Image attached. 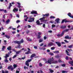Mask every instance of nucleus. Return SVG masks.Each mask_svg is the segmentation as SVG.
Masks as SVG:
<instances>
[{"instance_id": "f257e3e1", "label": "nucleus", "mask_w": 73, "mask_h": 73, "mask_svg": "<svg viewBox=\"0 0 73 73\" xmlns=\"http://www.w3.org/2000/svg\"><path fill=\"white\" fill-rule=\"evenodd\" d=\"M58 62V61L54 60L53 58L52 57L51 58L49 59L48 61L46 62L45 63H48L51 65L52 64H57Z\"/></svg>"}, {"instance_id": "f03ea898", "label": "nucleus", "mask_w": 73, "mask_h": 73, "mask_svg": "<svg viewBox=\"0 0 73 73\" xmlns=\"http://www.w3.org/2000/svg\"><path fill=\"white\" fill-rule=\"evenodd\" d=\"M45 18H46V17H43L42 18L39 19V20H40L41 22H46L47 21V20H45Z\"/></svg>"}, {"instance_id": "7ed1b4c3", "label": "nucleus", "mask_w": 73, "mask_h": 73, "mask_svg": "<svg viewBox=\"0 0 73 73\" xmlns=\"http://www.w3.org/2000/svg\"><path fill=\"white\" fill-rule=\"evenodd\" d=\"M31 61H32V59H31L27 60L26 61L25 63V65H27L28 66H29V62H30Z\"/></svg>"}, {"instance_id": "20e7f679", "label": "nucleus", "mask_w": 73, "mask_h": 73, "mask_svg": "<svg viewBox=\"0 0 73 73\" xmlns=\"http://www.w3.org/2000/svg\"><path fill=\"white\" fill-rule=\"evenodd\" d=\"M73 21H67L65 19H63L61 22V24H63L64 23H68V22H72Z\"/></svg>"}, {"instance_id": "39448f33", "label": "nucleus", "mask_w": 73, "mask_h": 73, "mask_svg": "<svg viewBox=\"0 0 73 73\" xmlns=\"http://www.w3.org/2000/svg\"><path fill=\"white\" fill-rule=\"evenodd\" d=\"M35 18H30L29 19V20L28 21V22L29 23H32L33 21H34Z\"/></svg>"}, {"instance_id": "423d86ee", "label": "nucleus", "mask_w": 73, "mask_h": 73, "mask_svg": "<svg viewBox=\"0 0 73 73\" xmlns=\"http://www.w3.org/2000/svg\"><path fill=\"white\" fill-rule=\"evenodd\" d=\"M53 45H54L53 43L52 42H50L48 43V47H50V46H53Z\"/></svg>"}, {"instance_id": "0eeeda50", "label": "nucleus", "mask_w": 73, "mask_h": 73, "mask_svg": "<svg viewBox=\"0 0 73 73\" xmlns=\"http://www.w3.org/2000/svg\"><path fill=\"white\" fill-rule=\"evenodd\" d=\"M64 35V32L63 31L61 34H58L57 35L58 37H62L63 36V35Z\"/></svg>"}, {"instance_id": "6e6552de", "label": "nucleus", "mask_w": 73, "mask_h": 73, "mask_svg": "<svg viewBox=\"0 0 73 73\" xmlns=\"http://www.w3.org/2000/svg\"><path fill=\"white\" fill-rule=\"evenodd\" d=\"M31 14H35V15H37V11H36L33 10L31 12Z\"/></svg>"}, {"instance_id": "1a4fd4ad", "label": "nucleus", "mask_w": 73, "mask_h": 73, "mask_svg": "<svg viewBox=\"0 0 73 73\" xmlns=\"http://www.w3.org/2000/svg\"><path fill=\"white\" fill-rule=\"evenodd\" d=\"M55 42L56 44L59 47L61 46V42Z\"/></svg>"}, {"instance_id": "9d476101", "label": "nucleus", "mask_w": 73, "mask_h": 73, "mask_svg": "<svg viewBox=\"0 0 73 73\" xmlns=\"http://www.w3.org/2000/svg\"><path fill=\"white\" fill-rule=\"evenodd\" d=\"M13 11L14 12L18 11V8H14L13 9Z\"/></svg>"}, {"instance_id": "9b49d317", "label": "nucleus", "mask_w": 73, "mask_h": 73, "mask_svg": "<svg viewBox=\"0 0 73 73\" xmlns=\"http://www.w3.org/2000/svg\"><path fill=\"white\" fill-rule=\"evenodd\" d=\"M60 20V19H59V18H57L55 19V21L57 23H59V21Z\"/></svg>"}, {"instance_id": "f8f14e48", "label": "nucleus", "mask_w": 73, "mask_h": 73, "mask_svg": "<svg viewBox=\"0 0 73 73\" xmlns=\"http://www.w3.org/2000/svg\"><path fill=\"white\" fill-rule=\"evenodd\" d=\"M14 43L15 44H19L20 41H17V40H15L14 41Z\"/></svg>"}, {"instance_id": "ddd939ff", "label": "nucleus", "mask_w": 73, "mask_h": 73, "mask_svg": "<svg viewBox=\"0 0 73 73\" xmlns=\"http://www.w3.org/2000/svg\"><path fill=\"white\" fill-rule=\"evenodd\" d=\"M0 11H1V12H2V11H3V12H4L5 13H7V11L6 10H4L3 9H0Z\"/></svg>"}, {"instance_id": "4468645a", "label": "nucleus", "mask_w": 73, "mask_h": 73, "mask_svg": "<svg viewBox=\"0 0 73 73\" xmlns=\"http://www.w3.org/2000/svg\"><path fill=\"white\" fill-rule=\"evenodd\" d=\"M24 17H27L26 19H25V21H27V19H29V17H27V15H25L24 16Z\"/></svg>"}, {"instance_id": "2eb2a0df", "label": "nucleus", "mask_w": 73, "mask_h": 73, "mask_svg": "<svg viewBox=\"0 0 73 73\" xmlns=\"http://www.w3.org/2000/svg\"><path fill=\"white\" fill-rule=\"evenodd\" d=\"M42 16H46V17H48V16H49V14L48 13L45 14L44 15L43 14Z\"/></svg>"}, {"instance_id": "dca6fc26", "label": "nucleus", "mask_w": 73, "mask_h": 73, "mask_svg": "<svg viewBox=\"0 0 73 73\" xmlns=\"http://www.w3.org/2000/svg\"><path fill=\"white\" fill-rule=\"evenodd\" d=\"M36 56V54H33L31 56V58H33V57H34Z\"/></svg>"}, {"instance_id": "f3484780", "label": "nucleus", "mask_w": 73, "mask_h": 73, "mask_svg": "<svg viewBox=\"0 0 73 73\" xmlns=\"http://www.w3.org/2000/svg\"><path fill=\"white\" fill-rule=\"evenodd\" d=\"M40 21L38 20H37L36 22V24H37V25H40Z\"/></svg>"}, {"instance_id": "a211bd4d", "label": "nucleus", "mask_w": 73, "mask_h": 73, "mask_svg": "<svg viewBox=\"0 0 73 73\" xmlns=\"http://www.w3.org/2000/svg\"><path fill=\"white\" fill-rule=\"evenodd\" d=\"M19 44H21V43H23V42H24V40H23V39H22L21 40H20V41H19Z\"/></svg>"}, {"instance_id": "6ab92c4d", "label": "nucleus", "mask_w": 73, "mask_h": 73, "mask_svg": "<svg viewBox=\"0 0 73 73\" xmlns=\"http://www.w3.org/2000/svg\"><path fill=\"white\" fill-rule=\"evenodd\" d=\"M49 70L50 72H51V73H53V72H54V70H52L51 68H50L49 69Z\"/></svg>"}, {"instance_id": "aec40b11", "label": "nucleus", "mask_w": 73, "mask_h": 73, "mask_svg": "<svg viewBox=\"0 0 73 73\" xmlns=\"http://www.w3.org/2000/svg\"><path fill=\"white\" fill-rule=\"evenodd\" d=\"M66 26H62L60 27L61 28H62V29H64V28H66Z\"/></svg>"}, {"instance_id": "412c9836", "label": "nucleus", "mask_w": 73, "mask_h": 73, "mask_svg": "<svg viewBox=\"0 0 73 73\" xmlns=\"http://www.w3.org/2000/svg\"><path fill=\"white\" fill-rule=\"evenodd\" d=\"M12 47L11 46H9L7 48V49L9 50H11V48Z\"/></svg>"}, {"instance_id": "4be33fe9", "label": "nucleus", "mask_w": 73, "mask_h": 73, "mask_svg": "<svg viewBox=\"0 0 73 73\" xmlns=\"http://www.w3.org/2000/svg\"><path fill=\"white\" fill-rule=\"evenodd\" d=\"M9 57V54H6V56H5V58H7L8 57Z\"/></svg>"}, {"instance_id": "5701e85b", "label": "nucleus", "mask_w": 73, "mask_h": 73, "mask_svg": "<svg viewBox=\"0 0 73 73\" xmlns=\"http://www.w3.org/2000/svg\"><path fill=\"white\" fill-rule=\"evenodd\" d=\"M66 53H67L66 54L67 55H68V56H70V54H69V52H68V50H66Z\"/></svg>"}, {"instance_id": "b1692460", "label": "nucleus", "mask_w": 73, "mask_h": 73, "mask_svg": "<svg viewBox=\"0 0 73 73\" xmlns=\"http://www.w3.org/2000/svg\"><path fill=\"white\" fill-rule=\"evenodd\" d=\"M18 44V45L17 46V48H18L20 49V48H21V46H20L21 45V44Z\"/></svg>"}, {"instance_id": "393cba45", "label": "nucleus", "mask_w": 73, "mask_h": 73, "mask_svg": "<svg viewBox=\"0 0 73 73\" xmlns=\"http://www.w3.org/2000/svg\"><path fill=\"white\" fill-rule=\"evenodd\" d=\"M5 37L7 38H8V39H9V38H10V36H9L8 35H5Z\"/></svg>"}, {"instance_id": "a878e982", "label": "nucleus", "mask_w": 73, "mask_h": 73, "mask_svg": "<svg viewBox=\"0 0 73 73\" xmlns=\"http://www.w3.org/2000/svg\"><path fill=\"white\" fill-rule=\"evenodd\" d=\"M12 6V4L11 3H10L9 4V9H10L11 7Z\"/></svg>"}, {"instance_id": "bb28decb", "label": "nucleus", "mask_w": 73, "mask_h": 73, "mask_svg": "<svg viewBox=\"0 0 73 73\" xmlns=\"http://www.w3.org/2000/svg\"><path fill=\"white\" fill-rule=\"evenodd\" d=\"M17 4H18V8H21V4L20 3H19L18 2L17 3Z\"/></svg>"}, {"instance_id": "cd10ccee", "label": "nucleus", "mask_w": 73, "mask_h": 73, "mask_svg": "<svg viewBox=\"0 0 73 73\" xmlns=\"http://www.w3.org/2000/svg\"><path fill=\"white\" fill-rule=\"evenodd\" d=\"M21 50H20L19 51H18L17 52L16 51V53L17 54H19V53H21Z\"/></svg>"}, {"instance_id": "c85d7f7f", "label": "nucleus", "mask_w": 73, "mask_h": 73, "mask_svg": "<svg viewBox=\"0 0 73 73\" xmlns=\"http://www.w3.org/2000/svg\"><path fill=\"white\" fill-rule=\"evenodd\" d=\"M12 67V65H10L8 67V69H10Z\"/></svg>"}, {"instance_id": "c756f323", "label": "nucleus", "mask_w": 73, "mask_h": 73, "mask_svg": "<svg viewBox=\"0 0 73 73\" xmlns=\"http://www.w3.org/2000/svg\"><path fill=\"white\" fill-rule=\"evenodd\" d=\"M67 15L70 17L72 16V14L70 13H69Z\"/></svg>"}, {"instance_id": "7c9ffc66", "label": "nucleus", "mask_w": 73, "mask_h": 73, "mask_svg": "<svg viewBox=\"0 0 73 73\" xmlns=\"http://www.w3.org/2000/svg\"><path fill=\"white\" fill-rule=\"evenodd\" d=\"M9 22H10V20H9V19L7 20L6 21L7 24H8Z\"/></svg>"}, {"instance_id": "2f4dec72", "label": "nucleus", "mask_w": 73, "mask_h": 73, "mask_svg": "<svg viewBox=\"0 0 73 73\" xmlns=\"http://www.w3.org/2000/svg\"><path fill=\"white\" fill-rule=\"evenodd\" d=\"M68 72V71H62V73H67Z\"/></svg>"}, {"instance_id": "473e14b6", "label": "nucleus", "mask_w": 73, "mask_h": 73, "mask_svg": "<svg viewBox=\"0 0 73 73\" xmlns=\"http://www.w3.org/2000/svg\"><path fill=\"white\" fill-rule=\"evenodd\" d=\"M5 48H6L5 46H3L2 48V50H4V49H5Z\"/></svg>"}, {"instance_id": "72a5a7b5", "label": "nucleus", "mask_w": 73, "mask_h": 73, "mask_svg": "<svg viewBox=\"0 0 73 73\" xmlns=\"http://www.w3.org/2000/svg\"><path fill=\"white\" fill-rule=\"evenodd\" d=\"M30 53V51H28V52H26L25 53V54H29Z\"/></svg>"}, {"instance_id": "f704fd0d", "label": "nucleus", "mask_w": 73, "mask_h": 73, "mask_svg": "<svg viewBox=\"0 0 73 73\" xmlns=\"http://www.w3.org/2000/svg\"><path fill=\"white\" fill-rule=\"evenodd\" d=\"M24 68L25 70H26V69H28V67H27L26 66H24Z\"/></svg>"}, {"instance_id": "c9c22d12", "label": "nucleus", "mask_w": 73, "mask_h": 73, "mask_svg": "<svg viewBox=\"0 0 73 73\" xmlns=\"http://www.w3.org/2000/svg\"><path fill=\"white\" fill-rule=\"evenodd\" d=\"M53 52V53H59V51L58 50H57L55 51H54Z\"/></svg>"}, {"instance_id": "e433bc0d", "label": "nucleus", "mask_w": 73, "mask_h": 73, "mask_svg": "<svg viewBox=\"0 0 73 73\" xmlns=\"http://www.w3.org/2000/svg\"><path fill=\"white\" fill-rule=\"evenodd\" d=\"M13 66L14 67V68H15L16 67H17V66L16 64H14L13 65Z\"/></svg>"}, {"instance_id": "4c0bfd02", "label": "nucleus", "mask_w": 73, "mask_h": 73, "mask_svg": "<svg viewBox=\"0 0 73 73\" xmlns=\"http://www.w3.org/2000/svg\"><path fill=\"white\" fill-rule=\"evenodd\" d=\"M50 19H54V18H55V17L53 16H51L50 17Z\"/></svg>"}, {"instance_id": "58836bf2", "label": "nucleus", "mask_w": 73, "mask_h": 73, "mask_svg": "<svg viewBox=\"0 0 73 73\" xmlns=\"http://www.w3.org/2000/svg\"><path fill=\"white\" fill-rule=\"evenodd\" d=\"M39 65L41 67V66H42V64L41 63H39Z\"/></svg>"}, {"instance_id": "ea45409f", "label": "nucleus", "mask_w": 73, "mask_h": 73, "mask_svg": "<svg viewBox=\"0 0 73 73\" xmlns=\"http://www.w3.org/2000/svg\"><path fill=\"white\" fill-rule=\"evenodd\" d=\"M69 64H73V60L71 61H69Z\"/></svg>"}, {"instance_id": "a19ab883", "label": "nucleus", "mask_w": 73, "mask_h": 73, "mask_svg": "<svg viewBox=\"0 0 73 73\" xmlns=\"http://www.w3.org/2000/svg\"><path fill=\"white\" fill-rule=\"evenodd\" d=\"M68 37L69 36L67 35V36H65V39H68Z\"/></svg>"}, {"instance_id": "79ce46f5", "label": "nucleus", "mask_w": 73, "mask_h": 73, "mask_svg": "<svg viewBox=\"0 0 73 73\" xmlns=\"http://www.w3.org/2000/svg\"><path fill=\"white\" fill-rule=\"evenodd\" d=\"M39 42H41L43 41V39H40L39 40Z\"/></svg>"}, {"instance_id": "37998d69", "label": "nucleus", "mask_w": 73, "mask_h": 73, "mask_svg": "<svg viewBox=\"0 0 73 73\" xmlns=\"http://www.w3.org/2000/svg\"><path fill=\"white\" fill-rule=\"evenodd\" d=\"M49 54L51 55V56H53L54 55V54L52 52H50L49 53Z\"/></svg>"}, {"instance_id": "c03bdc74", "label": "nucleus", "mask_w": 73, "mask_h": 73, "mask_svg": "<svg viewBox=\"0 0 73 73\" xmlns=\"http://www.w3.org/2000/svg\"><path fill=\"white\" fill-rule=\"evenodd\" d=\"M55 49V47H52L51 48V50H54Z\"/></svg>"}, {"instance_id": "a18cd8bd", "label": "nucleus", "mask_w": 73, "mask_h": 73, "mask_svg": "<svg viewBox=\"0 0 73 73\" xmlns=\"http://www.w3.org/2000/svg\"><path fill=\"white\" fill-rule=\"evenodd\" d=\"M5 62H6V63L7 62H8V60H7V58H5Z\"/></svg>"}, {"instance_id": "49530a36", "label": "nucleus", "mask_w": 73, "mask_h": 73, "mask_svg": "<svg viewBox=\"0 0 73 73\" xmlns=\"http://www.w3.org/2000/svg\"><path fill=\"white\" fill-rule=\"evenodd\" d=\"M72 46H73V45H70L68 46V48H72Z\"/></svg>"}, {"instance_id": "de8ad7c7", "label": "nucleus", "mask_w": 73, "mask_h": 73, "mask_svg": "<svg viewBox=\"0 0 73 73\" xmlns=\"http://www.w3.org/2000/svg\"><path fill=\"white\" fill-rule=\"evenodd\" d=\"M55 58H58L59 57H60V56H59L57 55L55 56Z\"/></svg>"}, {"instance_id": "09e8293b", "label": "nucleus", "mask_w": 73, "mask_h": 73, "mask_svg": "<svg viewBox=\"0 0 73 73\" xmlns=\"http://www.w3.org/2000/svg\"><path fill=\"white\" fill-rule=\"evenodd\" d=\"M69 31V29H66V30H64V32H68V31Z\"/></svg>"}, {"instance_id": "8fccbe9b", "label": "nucleus", "mask_w": 73, "mask_h": 73, "mask_svg": "<svg viewBox=\"0 0 73 73\" xmlns=\"http://www.w3.org/2000/svg\"><path fill=\"white\" fill-rule=\"evenodd\" d=\"M41 38V36L40 35H38V38Z\"/></svg>"}, {"instance_id": "3c124183", "label": "nucleus", "mask_w": 73, "mask_h": 73, "mask_svg": "<svg viewBox=\"0 0 73 73\" xmlns=\"http://www.w3.org/2000/svg\"><path fill=\"white\" fill-rule=\"evenodd\" d=\"M61 66H63V67H64L66 65H65V64H62Z\"/></svg>"}, {"instance_id": "603ef678", "label": "nucleus", "mask_w": 73, "mask_h": 73, "mask_svg": "<svg viewBox=\"0 0 73 73\" xmlns=\"http://www.w3.org/2000/svg\"><path fill=\"white\" fill-rule=\"evenodd\" d=\"M64 41L66 43H68L69 42V41H67L66 40H64Z\"/></svg>"}, {"instance_id": "864d4df0", "label": "nucleus", "mask_w": 73, "mask_h": 73, "mask_svg": "<svg viewBox=\"0 0 73 73\" xmlns=\"http://www.w3.org/2000/svg\"><path fill=\"white\" fill-rule=\"evenodd\" d=\"M29 30H27L26 31V33L27 34H28L29 33Z\"/></svg>"}, {"instance_id": "5fc2aeb1", "label": "nucleus", "mask_w": 73, "mask_h": 73, "mask_svg": "<svg viewBox=\"0 0 73 73\" xmlns=\"http://www.w3.org/2000/svg\"><path fill=\"white\" fill-rule=\"evenodd\" d=\"M34 48L35 49H37V46H34Z\"/></svg>"}, {"instance_id": "6e6d98bb", "label": "nucleus", "mask_w": 73, "mask_h": 73, "mask_svg": "<svg viewBox=\"0 0 73 73\" xmlns=\"http://www.w3.org/2000/svg\"><path fill=\"white\" fill-rule=\"evenodd\" d=\"M20 21L19 20H18L16 21L17 23H20Z\"/></svg>"}, {"instance_id": "4d7b16f0", "label": "nucleus", "mask_w": 73, "mask_h": 73, "mask_svg": "<svg viewBox=\"0 0 73 73\" xmlns=\"http://www.w3.org/2000/svg\"><path fill=\"white\" fill-rule=\"evenodd\" d=\"M17 57V55H15L13 57V58H16Z\"/></svg>"}, {"instance_id": "13d9d810", "label": "nucleus", "mask_w": 73, "mask_h": 73, "mask_svg": "<svg viewBox=\"0 0 73 73\" xmlns=\"http://www.w3.org/2000/svg\"><path fill=\"white\" fill-rule=\"evenodd\" d=\"M28 26V27L29 28H31V26L30 25H27Z\"/></svg>"}, {"instance_id": "bf43d9fd", "label": "nucleus", "mask_w": 73, "mask_h": 73, "mask_svg": "<svg viewBox=\"0 0 73 73\" xmlns=\"http://www.w3.org/2000/svg\"><path fill=\"white\" fill-rule=\"evenodd\" d=\"M52 26L53 28H54V27H56V25H52Z\"/></svg>"}, {"instance_id": "052dcab7", "label": "nucleus", "mask_w": 73, "mask_h": 73, "mask_svg": "<svg viewBox=\"0 0 73 73\" xmlns=\"http://www.w3.org/2000/svg\"><path fill=\"white\" fill-rule=\"evenodd\" d=\"M58 62H60V63L61 62H62V61H61V60H58Z\"/></svg>"}, {"instance_id": "680f3d73", "label": "nucleus", "mask_w": 73, "mask_h": 73, "mask_svg": "<svg viewBox=\"0 0 73 73\" xmlns=\"http://www.w3.org/2000/svg\"><path fill=\"white\" fill-rule=\"evenodd\" d=\"M43 28H45V24H43Z\"/></svg>"}, {"instance_id": "e2e57ef3", "label": "nucleus", "mask_w": 73, "mask_h": 73, "mask_svg": "<svg viewBox=\"0 0 73 73\" xmlns=\"http://www.w3.org/2000/svg\"><path fill=\"white\" fill-rule=\"evenodd\" d=\"M41 49H42V50H45L46 49V48H41Z\"/></svg>"}, {"instance_id": "0e129e2a", "label": "nucleus", "mask_w": 73, "mask_h": 73, "mask_svg": "<svg viewBox=\"0 0 73 73\" xmlns=\"http://www.w3.org/2000/svg\"><path fill=\"white\" fill-rule=\"evenodd\" d=\"M12 50L15 52H16V50L15 49H13Z\"/></svg>"}, {"instance_id": "69168bd1", "label": "nucleus", "mask_w": 73, "mask_h": 73, "mask_svg": "<svg viewBox=\"0 0 73 73\" xmlns=\"http://www.w3.org/2000/svg\"><path fill=\"white\" fill-rule=\"evenodd\" d=\"M65 59H66V60H68V57L66 56Z\"/></svg>"}, {"instance_id": "338daca9", "label": "nucleus", "mask_w": 73, "mask_h": 73, "mask_svg": "<svg viewBox=\"0 0 73 73\" xmlns=\"http://www.w3.org/2000/svg\"><path fill=\"white\" fill-rule=\"evenodd\" d=\"M38 35H41V32H38Z\"/></svg>"}, {"instance_id": "774afa93", "label": "nucleus", "mask_w": 73, "mask_h": 73, "mask_svg": "<svg viewBox=\"0 0 73 73\" xmlns=\"http://www.w3.org/2000/svg\"><path fill=\"white\" fill-rule=\"evenodd\" d=\"M2 73H5V72L4 71V70H2Z\"/></svg>"}]
</instances>
